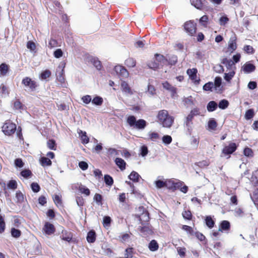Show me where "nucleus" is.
Listing matches in <instances>:
<instances>
[{
	"label": "nucleus",
	"instance_id": "1",
	"mask_svg": "<svg viewBox=\"0 0 258 258\" xmlns=\"http://www.w3.org/2000/svg\"><path fill=\"white\" fill-rule=\"evenodd\" d=\"M157 118L159 122L163 126L170 127L174 121V118L169 115L168 112L166 110H161L159 111Z\"/></svg>",
	"mask_w": 258,
	"mask_h": 258
},
{
	"label": "nucleus",
	"instance_id": "2",
	"mask_svg": "<svg viewBox=\"0 0 258 258\" xmlns=\"http://www.w3.org/2000/svg\"><path fill=\"white\" fill-rule=\"evenodd\" d=\"M127 122L130 126L134 127L139 130H144L147 125V122L145 120L140 119L136 120V117L133 115L129 116L127 117Z\"/></svg>",
	"mask_w": 258,
	"mask_h": 258
},
{
	"label": "nucleus",
	"instance_id": "3",
	"mask_svg": "<svg viewBox=\"0 0 258 258\" xmlns=\"http://www.w3.org/2000/svg\"><path fill=\"white\" fill-rule=\"evenodd\" d=\"M16 130V125L7 120L2 127V131L6 135L10 136L13 134Z\"/></svg>",
	"mask_w": 258,
	"mask_h": 258
},
{
	"label": "nucleus",
	"instance_id": "4",
	"mask_svg": "<svg viewBox=\"0 0 258 258\" xmlns=\"http://www.w3.org/2000/svg\"><path fill=\"white\" fill-rule=\"evenodd\" d=\"M114 72L121 80L127 78L129 75L125 68L119 65L114 67Z\"/></svg>",
	"mask_w": 258,
	"mask_h": 258
},
{
	"label": "nucleus",
	"instance_id": "5",
	"mask_svg": "<svg viewBox=\"0 0 258 258\" xmlns=\"http://www.w3.org/2000/svg\"><path fill=\"white\" fill-rule=\"evenodd\" d=\"M22 84L26 87L25 90L34 91L36 87V82L29 77L23 79Z\"/></svg>",
	"mask_w": 258,
	"mask_h": 258
},
{
	"label": "nucleus",
	"instance_id": "6",
	"mask_svg": "<svg viewBox=\"0 0 258 258\" xmlns=\"http://www.w3.org/2000/svg\"><path fill=\"white\" fill-rule=\"evenodd\" d=\"M184 29L190 35H194L196 31L195 24L191 21L187 22L184 24Z\"/></svg>",
	"mask_w": 258,
	"mask_h": 258
},
{
	"label": "nucleus",
	"instance_id": "7",
	"mask_svg": "<svg viewBox=\"0 0 258 258\" xmlns=\"http://www.w3.org/2000/svg\"><path fill=\"white\" fill-rule=\"evenodd\" d=\"M198 71L196 69H189L186 71L187 74L188 75L189 78L194 82L195 84H198L199 83L200 80L197 79V74Z\"/></svg>",
	"mask_w": 258,
	"mask_h": 258
},
{
	"label": "nucleus",
	"instance_id": "8",
	"mask_svg": "<svg viewBox=\"0 0 258 258\" xmlns=\"http://www.w3.org/2000/svg\"><path fill=\"white\" fill-rule=\"evenodd\" d=\"M237 148V146L235 143H231L228 146L225 147L223 150L222 153L224 155H230L233 153Z\"/></svg>",
	"mask_w": 258,
	"mask_h": 258
},
{
	"label": "nucleus",
	"instance_id": "9",
	"mask_svg": "<svg viewBox=\"0 0 258 258\" xmlns=\"http://www.w3.org/2000/svg\"><path fill=\"white\" fill-rule=\"evenodd\" d=\"M236 37L235 34H233L228 42V49L230 52H233L237 48Z\"/></svg>",
	"mask_w": 258,
	"mask_h": 258
},
{
	"label": "nucleus",
	"instance_id": "10",
	"mask_svg": "<svg viewBox=\"0 0 258 258\" xmlns=\"http://www.w3.org/2000/svg\"><path fill=\"white\" fill-rule=\"evenodd\" d=\"M43 230L47 234L50 235L54 233L55 228L52 224L46 222L45 224Z\"/></svg>",
	"mask_w": 258,
	"mask_h": 258
},
{
	"label": "nucleus",
	"instance_id": "11",
	"mask_svg": "<svg viewBox=\"0 0 258 258\" xmlns=\"http://www.w3.org/2000/svg\"><path fill=\"white\" fill-rule=\"evenodd\" d=\"M255 69V66L250 63H246L242 67V70L245 73L248 74L253 72Z\"/></svg>",
	"mask_w": 258,
	"mask_h": 258
},
{
	"label": "nucleus",
	"instance_id": "12",
	"mask_svg": "<svg viewBox=\"0 0 258 258\" xmlns=\"http://www.w3.org/2000/svg\"><path fill=\"white\" fill-rule=\"evenodd\" d=\"M121 89L122 92L126 95L133 94V92L132 91L130 87L128 86L127 83L125 81H122L121 82Z\"/></svg>",
	"mask_w": 258,
	"mask_h": 258
},
{
	"label": "nucleus",
	"instance_id": "13",
	"mask_svg": "<svg viewBox=\"0 0 258 258\" xmlns=\"http://www.w3.org/2000/svg\"><path fill=\"white\" fill-rule=\"evenodd\" d=\"M193 117L189 115H188L186 117V119L184 122V125L185 127L186 128V129L188 130L189 132H190V131L192 130V120L193 119Z\"/></svg>",
	"mask_w": 258,
	"mask_h": 258
},
{
	"label": "nucleus",
	"instance_id": "14",
	"mask_svg": "<svg viewBox=\"0 0 258 258\" xmlns=\"http://www.w3.org/2000/svg\"><path fill=\"white\" fill-rule=\"evenodd\" d=\"M163 87L170 92L172 93V95H173L176 93V88L170 85L168 82H165L162 83Z\"/></svg>",
	"mask_w": 258,
	"mask_h": 258
},
{
	"label": "nucleus",
	"instance_id": "15",
	"mask_svg": "<svg viewBox=\"0 0 258 258\" xmlns=\"http://www.w3.org/2000/svg\"><path fill=\"white\" fill-rule=\"evenodd\" d=\"M155 60L159 63L161 66L167 64V60L161 54H156L155 55Z\"/></svg>",
	"mask_w": 258,
	"mask_h": 258
},
{
	"label": "nucleus",
	"instance_id": "16",
	"mask_svg": "<svg viewBox=\"0 0 258 258\" xmlns=\"http://www.w3.org/2000/svg\"><path fill=\"white\" fill-rule=\"evenodd\" d=\"M205 1L203 0H191V4L198 9L201 10L204 4Z\"/></svg>",
	"mask_w": 258,
	"mask_h": 258
},
{
	"label": "nucleus",
	"instance_id": "17",
	"mask_svg": "<svg viewBox=\"0 0 258 258\" xmlns=\"http://www.w3.org/2000/svg\"><path fill=\"white\" fill-rule=\"evenodd\" d=\"M222 83V79L220 77H217L215 79L214 84V87L216 91H221L222 87H221Z\"/></svg>",
	"mask_w": 258,
	"mask_h": 258
},
{
	"label": "nucleus",
	"instance_id": "18",
	"mask_svg": "<svg viewBox=\"0 0 258 258\" xmlns=\"http://www.w3.org/2000/svg\"><path fill=\"white\" fill-rule=\"evenodd\" d=\"M115 162L121 170H123L125 169L126 163L122 159L116 158L115 160Z\"/></svg>",
	"mask_w": 258,
	"mask_h": 258
},
{
	"label": "nucleus",
	"instance_id": "19",
	"mask_svg": "<svg viewBox=\"0 0 258 258\" xmlns=\"http://www.w3.org/2000/svg\"><path fill=\"white\" fill-rule=\"evenodd\" d=\"M217 106L218 105L215 101H211L208 103L207 109L209 112H212L217 109Z\"/></svg>",
	"mask_w": 258,
	"mask_h": 258
},
{
	"label": "nucleus",
	"instance_id": "20",
	"mask_svg": "<svg viewBox=\"0 0 258 258\" xmlns=\"http://www.w3.org/2000/svg\"><path fill=\"white\" fill-rule=\"evenodd\" d=\"M87 241L89 243H93L96 240V234L94 231H90L88 232L87 236Z\"/></svg>",
	"mask_w": 258,
	"mask_h": 258
},
{
	"label": "nucleus",
	"instance_id": "21",
	"mask_svg": "<svg viewBox=\"0 0 258 258\" xmlns=\"http://www.w3.org/2000/svg\"><path fill=\"white\" fill-rule=\"evenodd\" d=\"M222 63L225 65L228 69H232V67L234 66V62L233 60L227 58H224L222 59Z\"/></svg>",
	"mask_w": 258,
	"mask_h": 258
},
{
	"label": "nucleus",
	"instance_id": "22",
	"mask_svg": "<svg viewBox=\"0 0 258 258\" xmlns=\"http://www.w3.org/2000/svg\"><path fill=\"white\" fill-rule=\"evenodd\" d=\"M208 130L215 131L217 126V123L213 118H211L208 121Z\"/></svg>",
	"mask_w": 258,
	"mask_h": 258
},
{
	"label": "nucleus",
	"instance_id": "23",
	"mask_svg": "<svg viewBox=\"0 0 258 258\" xmlns=\"http://www.w3.org/2000/svg\"><path fill=\"white\" fill-rule=\"evenodd\" d=\"M91 62L94 66L98 70H100L102 68V65L100 61L96 57H93L91 59Z\"/></svg>",
	"mask_w": 258,
	"mask_h": 258
},
{
	"label": "nucleus",
	"instance_id": "24",
	"mask_svg": "<svg viewBox=\"0 0 258 258\" xmlns=\"http://www.w3.org/2000/svg\"><path fill=\"white\" fill-rule=\"evenodd\" d=\"M40 162L42 166H50L52 163L51 160L49 158L45 157L41 158L40 159Z\"/></svg>",
	"mask_w": 258,
	"mask_h": 258
},
{
	"label": "nucleus",
	"instance_id": "25",
	"mask_svg": "<svg viewBox=\"0 0 258 258\" xmlns=\"http://www.w3.org/2000/svg\"><path fill=\"white\" fill-rule=\"evenodd\" d=\"M60 237L62 240L70 241L72 239V235L70 233L67 232V231H62Z\"/></svg>",
	"mask_w": 258,
	"mask_h": 258
},
{
	"label": "nucleus",
	"instance_id": "26",
	"mask_svg": "<svg viewBox=\"0 0 258 258\" xmlns=\"http://www.w3.org/2000/svg\"><path fill=\"white\" fill-rule=\"evenodd\" d=\"M230 228V223L227 221H223L220 225L219 231L227 230Z\"/></svg>",
	"mask_w": 258,
	"mask_h": 258
},
{
	"label": "nucleus",
	"instance_id": "27",
	"mask_svg": "<svg viewBox=\"0 0 258 258\" xmlns=\"http://www.w3.org/2000/svg\"><path fill=\"white\" fill-rule=\"evenodd\" d=\"M149 248L150 250L154 251L158 249V244L155 240H152L149 244Z\"/></svg>",
	"mask_w": 258,
	"mask_h": 258
},
{
	"label": "nucleus",
	"instance_id": "28",
	"mask_svg": "<svg viewBox=\"0 0 258 258\" xmlns=\"http://www.w3.org/2000/svg\"><path fill=\"white\" fill-rule=\"evenodd\" d=\"M129 178L135 182H138L139 181V178L140 177L139 174L133 171L128 176Z\"/></svg>",
	"mask_w": 258,
	"mask_h": 258
},
{
	"label": "nucleus",
	"instance_id": "29",
	"mask_svg": "<svg viewBox=\"0 0 258 258\" xmlns=\"http://www.w3.org/2000/svg\"><path fill=\"white\" fill-rule=\"evenodd\" d=\"M205 221H206V224L209 228H212L214 227L215 222L213 220V219H212L211 216L206 217V218L205 219Z\"/></svg>",
	"mask_w": 258,
	"mask_h": 258
},
{
	"label": "nucleus",
	"instance_id": "30",
	"mask_svg": "<svg viewBox=\"0 0 258 258\" xmlns=\"http://www.w3.org/2000/svg\"><path fill=\"white\" fill-rule=\"evenodd\" d=\"M125 64L130 68H133L136 66V61L132 58H128L125 61Z\"/></svg>",
	"mask_w": 258,
	"mask_h": 258
},
{
	"label": "nucleus",
	"instance_id": "31",
	"mask_svg": "<svg viewBox=\"0 0 258 258\" xmlns=\"http://www.w3.org/2000/svg\"><path fill=\"white\" fill-rule=\"evenodd\" d=\"M79 191L83 194L86 196H89L90 194V190L85 186L81 185L79 187Z\"/></svg>",
	"mask_w": 258,
	"mask_h": 258
},
{
	"label": "nucleus",
	"instance_id": "32",
	"mask_svg": "<svg viewBox=\"0 0 258 258\" xmlns=\"http://www.w3.org/2000/svg\"><path fill=\"white\" fill-rule=\"evenodd\" d=\"M235 74L234 71H232L228 73H225L224 78L226 81L229 82L234 77Z\"/></svg>",
	"mask_w": 258,
	"mask_h": 258
},
{
	"label": "nucleus",
	"instance_id": "33",
	"mask_svg": "<svg viewBox=\"0 0 258 258\" xmlns=\"http://www.w3.org/2000/svg\"><path fill=\"white\" fill-rule=\"evenodd\" d=\"M92 101V103L96 105H101L103 103V99L100 96L94 97Z\"/></svg>",
	"mask_w": 258,
	"mask_h": 258
},
{
	"label": "nucleus",
	"instance_id": "34",
	"mask_svg": "<svg viewBox=\"0 0 258 258\" xmlns=\"http://www.w3.org/2000/svg\"><path fill=\"white\" fill-rule=\"evenodd\" d=\"M51 75V72L49 70H45L41 73L40 76V78L41 80H45L47 78H49Z\"/></svg>",
	"mask_w": 258,
	"mask_h": 258
},
{
	"label": "nucleus",
	"instance_id": "35",
	"mask_svg": "<svg viewBox=\"0 0 258 258\" xmlns=\"http://www.w3.org/2000/svg\"><path fill=\"white\" fill-rule=\"evenodd\" d=\"M228 101L225 99H223L220 101L218 106L220 109H225L228 106Z\"/></svg>",
	"mask_w": 258,
	"mask_h": 258
},
{
	"label": "nucleus",
	"instance_id": "36",
	"mask_svg": "<svg viewBox=\"0 0 258 258\" xmlns=\"http://www.w3.org/2000/svg\"><path fill=\"white\" fill-rule=\"evenodd\" d=\"M104 181L106 185L111 186L113 183V178L109 175H105L104 176Z\"/></svg>",
	"mask_w": 258,
	"mask_h": 258
},
{
	"label": "nucleus",
	"instance_id": "37",
	"mask_svg": "<svg viewBox=\"0 0 258 258\" xmlns=\"http://www.w3.org/2000/svg\"><path fill=\"white\" fill-rule=\"evenodd\" d=\"M130 236L127 233H124L118 236V239L122 242L128 241Z\"/></svg>",
	"mask_w": 258,
	"mask_h": 258
},
{
	"label": "nucleus",
	"instance_id": "38",
	"mask_svg": "<svg viewBox=\"0 0 258 258\" xmlns=\"http://www.w3.org/2000/svg\"><path fill=\"white\" fill-rule=\"evenodd\" d=\"M7 186L9 188L14 190L17 188V183L14 180H11L8 183Z\"/></svg>",
	"mask_w": 258,
	"mask_h": 258
},
{
	"label": "nucleus",
	"instance_id": "39",
	"mask_svg": "<svg viewBox=\"0 0 258 258\" xmlns=\"http://www.w3.org/2000/svg\"><path fill=\"white\" fill-rule=\"evenodd\" d=\"M5 222L4 217L0 214V233L4 232L5 229Z\"/></svg>",
	"mask_w": 258,
	"mask_h": 258
},
{
	"label": "nucleus",
	"instance_id": "40",
	"mask_svg": "<svg viewBox=\"0 0 258 258\" xmlns=\"http://www.w3.org/2000/svg\"><path fill=\"white\" fill-rule=\"evenodd\" d=\"M16 198L17 202L22 203L24 201V195L20 191H17L16 193Z\"/></svg>",
	"mask_w": 258,
	"mask_h": 258
},
{
	"label": "nucleus",
	"instance_id": "41",
	"mask_svg": "<svg viewBox=\"0 0 258 258\" xmlns=\"http://www.w3.org/2000/svg\"><path fill=\"white\" fill-rule=\"evenodd\" d=\"M8 66L6 64L2 63L0 65V72L2 75H6L8 72Z\"/></svg>",
	"mask_w": 258,
	"mask_h": 258
},
{
	"label": "nucleus",
	"instance_id": "42",
	"mask_svg": "<svg viewBox=\"0 0 258 258\" xmlns=\"http://www.w3.org/2000/svg\"><path fill=\"white\" fill-rule=\"evenodd\" d=\"M133 248H127L125 250L124 258H132L133 257Z\"/></svg>",
	"mask_w": 258,
	"mask_h": 258
},
{
	"label": "nucleus",
	"instance_id": "43",
	"mask_svg": "<svg viewBox=\"0 0 258 258\" xmlns=\"http://www.w3.org/2000/svg\"><path fill=\"white\" fill-rule=\"evenodd\" d=\"M172 138L170 136L165 135L162 137V142L165 145H169L172 142Z\"/></svg>",
	"mask_w": 258,
	"mask_h": 258
},
{
	"label": "nucleus",
	"instance_id": "44",
	"mask_svg": "<svg viewBox=\"0 0 258 258\" xmlns=\"http://www.w3.org/2000/svg\"><path fill=\"white\" fill-rule=\"evenodd\" d=\"M47 145L48 148L49 149L55 150L56 147H55V141L53 140H49L47 142Z\"/></svg>",
	"mask_w": 258,
	"mask_h": 258
},
{
	"label": "nucleus",
	"instance_id": "45",
	"mask_svg": "<svg viewBox=\"0 0 258 258\" xmlns=\"http://www.w3.org/2000/svg\"><path fill=\"white\" fill-rule=\"evenodd\" d=\"M160 64H159V63L157 62L156 60H155L153 62H151L148 64L149 68H150V69H152L154 70L158 69L160 67Z\"/></svg>",
	"mask_w": 258,
	"mask_h": 258
},
{
	"label": "nucleus",
	"instance_id": "46",
	"mask_svg": "<svg viewBox=\"0 0 258 258\" xmlns=\"http://www.w3.org/2000/svg\"><path fill=\"white\" fill-rule=\"evenodd\" d=\"M213 88H214L213 83L209 82L204 85L203 90L205 91H212Z\"/></svg>",
	"mask_w": 258,
	"mask_h": 258
},
{
	"label": "nucleus",
	"instance_id": "47",
	"mask_svg": "<svg viewBox=\"0 0 258 258\" xmlns=\"http://www.w3.org/2000/svg\"><path fill=\"white\" fill-rule=\"evenodd\" d=\"M229 21L228 18L226 16H222L219 19V24L221 26H224Z\"/></svg>",
	"mask_w": 258,
	"mask_h": 258
},
{
	"label": "nucleus",
	"instance_id": "48",
	"mask_svg": "<svg viewBox=\"0 0 258 258\" xmlns=\"http://www.w3.org/2000/svg\"><path fill=\"white\" fill-rule=\"evenodd\" d=\"M11 234L14 237L18 238L21 235V231L18 229L13 228L11 229Z\"/></svg>",
	"mask_w": 258,
	"mask_h": 258
},
{
	"label": "nucleus",
	"instance_id": "49",
	"mask_svg": "<svg viewBox=\"0 0 258 258\" xmlns=\"http://www.w3.org/2000/svg\"><path fill=\"white\" fill-rule=\"evenodd\" d=\"M81 133L82 134L81 135V139L82 140V143L84 144H87L89 142V138L86 136V132H83V131H81Z\"/></svg>",
	"mask_w": 258,
	"mask_h": 258
},
{
	"label": "nucleus",
	"instance_id": "50",
	"mask_svg": "<svg viewBox=\"0 0 258 258\" xmlns=\"http://www.w3.org/2000/svg\"><path fill=\"white\" fill-rule=\"evenodd\" d=\"M32 174L31 171L29 169H25L21 171V175L24 178H28Z\"/></svg>",
	"mask_w": 258,
	"mask_h": 258
},
{
	"label": "nucleus",
	"instance_id": "51",
	"mask_svg": "<svg viewBox=\"0 0 258 258\" xmlns=\"http://www.w3.org/2000/svg\"><path fill=\"white\" fill-rule=\"evenodd\" d=\"M31 187L32 190L34 192H38L40 190V186L37 183L33 182L31 184Z\"/></svg>",
	"mask_w": 258,
	"mask_h": 258
},
{
	"label": "nucleus",
	"instance_id": "52",
	"mask_svg": "<svg viewBox=\"0 0 258 258\" xmlns=\"http://www.w3.org/2000/svg\"><path fill=\"white\" fill-rule=\"evenodd\" d=\"M208 17L207 15L202 16L200 19V23L203 26H206V23L208 22Z\"/></svg>",
	"mask_w": 258,
	"mask_h": 258
},
{
	"label": "nucleus",
	"instance_id": "53",
	"mask_svg": "<svg viewBox=\"0 0 258 258\" xmlns=\"http://www.w3.org/2000/svg\"><path fill=\"white\" fill-rule=\"evenodd\" d=\"M149 139L152 141H155L159 138V135L157 133H150L149 134Z\"/></svg>",
	"mask_w": 258,
	"mask_h": 258
},
{
	"label": "nucleus",
	"instance_id": "54",
	"mask_svg": "<svg viewBox=\"0 0 258 258\" xmlns=\"http://www.w3.org/2000/svg\"><path fill=\"white\" fill-rule=\"evenodd\" d=\"M254 115L253 111L252 109L248 110L245 114V117L246 119H251Z\"/></svg>",
	"mask_w": 258,
	"mask_h": 258
},
{
	"label": "nucleus",
	"instance_id": "55",
	"mask_svg": "<svg viewBox=\"0 0 258 258\" xmlns=\"http://www.w3.org/2000/svg\"><path fill=\"white\" fill-rule=\"evenodd\" d=\"M27 47L30 50L33 51L36 48V45L35 43H34L33 42L29 41L27 43Z\"/></svg>",
	"mask_w": 258,
	"mask_h": 258
},
{
	"label": "nucleus",
	"instance_id": "56",
	"mask_svg": "<svg viewBox=\"0 0 258 258\" xmlns=\"http://www.w3.org/2000/svg\"><path fill=\"white\" fill-rule=\"evenodd\" d=\"M138 229L142 232V233H146L147 234H149L151 232V230L150 229L149 227L148 226H143V227H139L138 228Z\"/></svg>",
	"mask_w": 258,
	"mask_h": 258
},
{
	"label": "nucleus",
	"instance_id": "57",
	"mask_svg": "<svg viewBox=\"0 0 258 258\" xmlns=\"http://www.w3.org/2000/svg\"><path fill=\"white\" fill-rule=\"evenodd\" d=\"M15 165L16 167L22 168L24 166V163L20 158H17L15 160Z\"/></svg>",
	"mask_w": 258,
	"mask_h": 258
},
{
	"label": "nucleus",
	"instance_id": "58",
	"mask_svg": "<svg viewBox=\"0 0 258 258\" xmlns=\"http://www.w3.org/2000/svg\"><path fill=\"white\" fill-rule=\"evenodd\" d=\"M111 222V218L109 216H105L103 218V224L104 225V226L106 227L108 226L110 223Z\"/></svg>",
	"mask_w": 258,
	"mask_h": 258
},
{
	"label": "nucleus",
	"instance_id": "59",
	"mask_svg": "<svg viewBox=\"0 0 258 258\" xmlns=\"http://www.w3.org/2000/svg\"><path fill=\"white\" fill-rule=\"evenodd\" d=\"M182 229L188 232L190 235H194V232L192 228L187 225H183L182 226Z\"/></svg>",
	"mask_w": 258,
	"mask_h": 258
},
{
	"label": "nucleus",
	"instance_id": "60",
	"mask_svg": "<svg viewBox=\"0 0 258 258\" xmlns=\"http://www.w3.org/2000/svg\"><path fill=\"white\" fill-rule=\"evenodd\" d=\"M243 153L245 156H248V157H251L252 156V151L250 148H246L244 149Z\"/></svg>",
	"mask_w": 258,
	"mask_h": 258
},
{
	"label": "nucleus",
	"instance_id": "61",
	"mask_svg": "<svg viewBox=\"0 0 258 258\" xmlns=\"http://www.w3.org/2000/svg\"><path fill=\"white\" fill-rule=\"evenodd\" d=\"M178 254L181 256L184 257L185 255V248L184 247H178L177 248Z\"/></svg>",
	"mask_w": 258,
	"mask_h": 258
},
{
	"label": "nucleus",
	"instance_id": "62",
	"mask_svg": "<svg viewBox=\"0 0 258 258\" xmlns=\"http://www.w3.org/2000/svg\"><path fill=\"white\" fill-rule=\"evenodd\" d=\"M53 201L57 206H60L61 201L60 197L58 195H55L53 198Z\"/></svg>",
	"mask_w": 258,
	"mask_h": 258
},
{
	"label": "nucleus",
	"instance_id": "63",
	"mask_svg": "<svg viewBox=\"0 0 258 258\" xmlns=\"http://www.w3.org/2000/svg\"><path fill=\"white\" fill-rule=\"evenodd\" d=\"M79 166L82 170H86L88 167V165L85 161H81L79 163Z\"/></svg>",
	"mask_w": 258,
	"mask_h": 258
},
{
	"label": "nucleus",
	"instance_id": "64",
	"mask_svg": "<svg viewBox=\"0 0 258 258\" xmlns=\"http://www.w3.org/2000/svg\"><path fill=\"white\" fill-rule=\"evenodd\" d=\"M53 54L55 57L58 58L62 56L63 52L61 49H57Z\"/></svg>",
	"mask_w": 258,
	"mask_h": 258
}]
</instances>
